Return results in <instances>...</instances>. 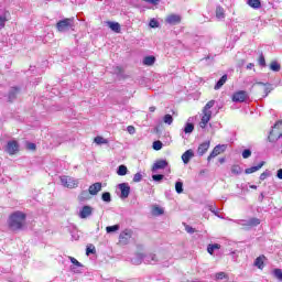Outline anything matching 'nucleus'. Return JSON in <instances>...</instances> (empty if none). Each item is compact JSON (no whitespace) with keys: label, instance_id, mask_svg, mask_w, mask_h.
I'll return each mask as SVG.
<instances>
[{"label":"nucleus","instance_id":"nucleus-48","mask_svg":"<svg viewBox=\"0 0 282 282\" xmlns=\"http://www.w3.org/2000/svg\"><path fill=\"white\" fill-rule=\"evenodd\" d=\"M152 213H153V215H158V216L164 215V209L161 208V207H154V208L152 209Z\"/></svg>","mask_w":282,"mask_h":282},{"label":"nucleus","instance_id":"nucleus-55","mask_svg":"<svg viewBox=\"0 0 282 282\" xmlns=\"http://www.w3.org/2000/svg\"><path fill=\"white\" fill-rule=\"evenodd\" d=\"M185 230H186V232H188V235H193L195 232V228H193L188 225L185 227Z\"/></svg>","mask_w":282,"mask_h":282},{"label":"nucleus","instance_id":"nucleus-45","mask_svg":"<svg viewBox=\"0 0 282 282\" xmlns=\"http://www.w3.org/2000/svg\"><path fill=\"white\" fill-rule=\"evenodd\" d=\"M213 107H215V100L208 101V102L205 105L203 111H210V109H213Z\"/></svg>","mask_w":282,"mask_h":282},{"label":"nucleus","instance_id":"nucleus-3","mask_svg":"<svg viewBox=\"0 0 282 282\" xmlns=\"http://www.w3.org/2000/svg\"><path fill=\"white\" fill-rule=\"evenodd\" d=\"M230 221H234V224H237L238 226H243L246 229L254 228V227L259 226V224H261V220L259 218H250L248 220H246V219H236V220L230 219Z\"/></svg>","mask_w":282,"mask_h":282},{"label":"nucleus","instance_id":"nucleus-9","mask_svg":"<svg viewBox=\"0 0 282 282\" xmlns=\"http://www.w3.org/2000/svg\"><path fill=\"white\" fill-rule=\"evenodd\" d=\"M118 187L121 191V199H127V197H129V195L131 194V186H129V183H120Z\"/></svg>","mask_w":282,"mask_h":282},{"label":"nucleus","instance_id":"nucleus-40","mask_svg":"<svg viewBox=\"0 0 282 282\" xmlns=\"http://www.w3.org/2000/svg\"><path fill=\"white\" fill-rule=\"evenodd\" d=\"M101 199L102 202H106V204H109V202H111V193L109 192L102 193Z\"/></svg>","mask_w":282,"mask_h":282},{"label":"nucleus","instance_id":"nucleus-46","mask_svg":"<svg viewBox=\"0 0 282 282\" xmlns=\"http://www.w3.org/2000/svg\"><path fill=\"white\" fill-rule=\"evenodd\" d=\"M86 254L87 257H89V254H96V247H94L93 245L88 246L86 248Z\"/></svg>","mask_w":282,"mask_h":282},{"label":"nucleus","instance_id":"nucleus-32","mask_svg":"<svg viewBox=\"0 0 282 282\" xmlns=\"http://www.w3.org/2000/svg\"><path fill=\"white\" fill-rule=\"evenodd\" d=\"M129 173V169H127V165H119L117 170V175L124 176Z\"/></svg>","mask_w":282,"mask_h":282},{"label":"nucleus","instance_id":"nucleus-64","mask_svg":"<svg viewBox=\"0 0 282 282\" xmlns=\"http://www.w3.org/2000/svg\"><path fill=\"white\" fill-rule=\"evenodd\" d=\"M250 188H253L254 191H257V185H251Z\"/></svg>","mask_w":282,"mask_h":282},{"label":"nucleus","instance_id":"nucleus-49","mask_svg":"<svg viewBox=\"0 0 282 282\" xmlns=\"http://www.w3.org/2000/svg\"><path fill=\"white\" fill-rule=\"evenodd\" d=\"M270 177V171L265 170L262 174H260L261 182L268 180Z\"/></svg>","mask_w":282,"mask_h":282},{"label":"nucleus","instance_id":"nucleus-50","mask_svg":"<svg viewBox=\"0 0 282 282\" xmlns=\"http://www.w3.org/2000/svg\"><path fill=\"white\" fill-rule=\"evenodd\" d=\"M149 25L150 28H160V22L156 19H151Z\"/></svg>","mask_w":282,"mask_h":282},{"label":"nucleus","instance_id":"nucleus-33","mask_svg":"<svg viewBox=\"0 0 282 282\" xmlns=\"http://www.w3.org/2000/svg\"><path fill=\"white\" fill-rule=\"evenodd\" d=\"M175 191L178 195H182V193H184V183L182 181H177L175 183Z\"/></svg>","mask_w":282,"mask_h":282},{"label":"nucleus","instance_id":"nucleus-8","mask_svg":"<svg viewBox=\"0 0 282 282\" xmlns=\"http://www.w3.org/2000/svg\"><path fill=\"white\" fill-rule=\"evenodd\" d=\"M4 151L9 153V155H15V153H19V143L17 141H9Z\"/></svg>","mask_w":282,"mask_h":282},{"label":"nucleus","instance_id":"nucleus-63","mask_svg":"<svg viewBox=\"0 0 282 282\" xmlns=\"http://www.w3.org/2000/svg\"><path fill=\"white\" fill-rule=\"evenodd\" d=\"M263 197H264V196H263V193H261L260 196H259V200H260V202H263Z\"/></svg>","mask_w":282,"mask_h":282},{"label":"nucleus","instance_id":"nucleus-14","mask_svg":"<svg viewBox=\"0 0 282 282\" xmlns=\"http://www.w3.org/2000/svg\"><path fill=\"white\" fill-rule=\"evenodd\" d=\"M169 166V161L166 160H159L156 161L152 166V172L155 173V171H162Z\"/></svg>","mask_w":282,"mask_h":282},{"label":"nucleus","instance_id":"nucleus-61","mask_svg":"<svg viewBox=\"0 0 282 282\" xmlns=\"http://www.w3.org/2000/svg\"><path fill=\"white\" fill-rule=\"evenodd\" d=\"M264 94H265V96H268L270 94V89L269 88H264Z\"/></svg>","mask_w":282,"mask_h":282},{"label":"nucleus","instance_id":"nucleus-24","mask_svg":"<svg viewBox=\"0 0 282 282\" xmlns=\"http://www.w3.org/2000/svg\"><path fill=\"white\" fill-rule=\"evenodd\" d=\"M216 19H218V21L226 19V11L224 10V7H216Z\"/></svg>","mask_w":282,"mask_h":282},{"label":"nucleus","instance_id":"nucleus-10","mask_svg":"<svg viewBox=\"0 0 282 282\" xmlns=\"http://www.w3.org/2000/svg\"><path fill=\"white\" fill-rule=\"evenodd\" d=\"M93 213H94V208L89 205H85L79 210V218L87 219V217H91Z\"/></svg>","mask_w":282,"mask_h":282},{"label":"nucleus","instance_id":"nucleus-57","mask_svg":"<svg viewBox=\"0 0 282 282\" xmlns=\"http://www.w3.org/2000/svg\"><path fill=\"white\" fill-rule=\"evenodd\" d=\"M145 3H152V6H158L160 3V0H143Z\"/></svg>","mask_w":282,"mask_h":282},{"label":"nucleus","instance_id":"nucleus-54","mask_svg":"<svg viewBox=\"0 0 282 282\" xmlns=\"http://www.w3.org/2000/svg\"><path fill=\"white\" fill-rule=\"evenodd\" d=\"M127 131H128V133H130L131 135H133V133H135V127H133V126H128Z\"/></svg>","mask_w":282,"mask_h":282},{"label":"nucleus","instance_id":"nucleus-60","mask_svg":"<svg viewBox=\"0 0 282 282\" xmlns=\"http://www.w3.org/2000/svg\"><path fill=\"white\" fill-rule=\"evenodd\" d=\"M149 111H150L151 113H153V112L155 111V106H151V107L149 108Z\"/></svg>","mask_w":282,"mask_h":282},{"label":"nucleus","instance_id":"nucleus-31","mask_svg":"<svg viewBox=\"0 0 282 282\" xmlns=\"http://www.w3.org/2000/svg\"><path fill=\"white\" fill-rule=\"evenodd\" d=\"M247 3L250 8H253V10L261 8V0H248Z\"/></svg>","mask_w":282,"mask_h":282},{"label":"nucleus","instance_id":"nucleus-56","mask_svg":"<svg viewBox=\"0 0 282 282\" xmlns=\"http://www.w3.org/2000/svg\"><path fill=\"white\" fill-rule=\"evenodd\" d=\"M26 149H29V151H34L36 149V144L35 143H29V144H26Z\"/></svg>","mask_w":282,"mask_h":282},{"label":"nucleus","instance_id":"nucleus-42","mask_svg":"<svg viewBox=\"0 0 282 282\" xmlns=\"http://www.w3.org/2000/svg\"><path fill=\"white\" fill-rule=\"evenodd\" d=\"M163 145L164 144L162 143V141H154L152 148L154 149V151H162Z\"/></svg>","mask_w":282,"mask_h":282},{"label":"nucleus","instance_id":"nucleus-58","mask_svg":"<svg viewBox=\"0 0 282 282\" xmlns=\"http://www.w3.org/2000/svg\"><path fill=\"white\" fill-rule=\"evenodd\" d=\"M276 177L278 180H282V169L278 170Z\"/></svg>","mask_w":282,"mask_h":282},{"label":"nucleus","instance_id":"nucleus-18","mask_svg":"<svg viewBox=\"0 0 282 282\" xmlns=\"http://www.w3.org/2000/svg\"><path fill=\"white\" fill-rule=\"evenodd\" d=\"M102 191V183H94L89 186L88 193L90 195H98Z\"/></svg>","mask_w":282,"mask_h":282},{"label":"nucleus","instance_id":"nucleus-47","mask_svg":"<svg viewBox=\"0 0 282 282\" xmlns=\"http://www.w3.org/2000/svg\"><path fill=\"white\" fill-rule=\"evenodd\" d=\"M152 180H153V182H162L164 180V175L163 174H153Z\"/></svg>","mask_w":282,"mask_h":282},{"label":"nucleus","instance_id":"nucleus-26","mask_svg":"<svg viewBox=\"0 0 282 282\" xmlns=\"http://www.w3.org/2000/svg\"><path fill=\"white\" fill-rule=\"evenodd\" d=\"M143 65L151 67V65H155V56L149 55L143 58Z\"/></svg>","mask_w":282,"mask_h":282},{"label":"nucleus","instance_id":"nucleus-4","mask_svg":"<svg viewBox=\"0 0 282 282\" xmlns=\"http://www.w3.org/2000/svg\"><path fill=\"white\" fill-rule=\"evenodd\" d=\"M61 184L65 188H77L78 187V181L74 177L69 176H61Z\"/></svg>","mask_w":282,"mask_h":282},{"label":"nucleus","instance_id":"nucleus-41","mask_svg":"<svg viewBox=\"0 0 282 282\" xmlns=\"http://www.w3.org/2000/svg\"><path fill=\"white\" fill-rule=\"evenodd\" d=\"M258 65H260V67H267V65H268L265 63V56L263 55V53H261L258 58Z\"/></svg>","mask_w":282,"mask_h":282},{"label":"nucleus","instance_id":"nucleus-20","mask_svg":"<svg viewBox=\"0 0 282 282\" xmlns=\"http://www.w3.org/2000/svg\"><path fill=\"white\" fill-rule=\"evenodd\" d=\"M273 133V135H276L278 138H282V120L278 121L271 129V131Z\"/></svg>","mask_w":282,"mask_h":282},{"label":"nucleus","instance_id":"nucleus-17","mask_svg":"<svg viewBox=\"0 0 282 282\" xmlns=\"http://www.w3.org/2000/svg\"><path fill=\"white\" fill-rule=\"evenodd\" d=\"M195 158V152L189 149L182 154L183 164H188Z\"/></svg>","mask_w":282,"mask_h":282},{"label":"nucleus","instance_id":"nucleus-37","mask_svg":"<svg viewBox=\"0 0 282 282\" xmlns=\"http://www.w3.org/2000/svg\"><path fill=\"white\" fill-rule=\"evenodd\" d=\"M207 209L210 210V213H214L216 215V217H219V208H217V206L215 204H208L207 205Z\"/></svg>","mask_w":282,"mask_h":282},{"label":"nucleus","instance_id":"nucleus-62","mask_svg":"<svg viewBox=\"0 0 282 282\" xmlns=\"http://www.w3.org/2000/svg\"><path fill=\"white\" fill-rule=\"evenodd\" d=\"M224 162H226V159H225V158H220V159H219V163H220V164H224Z\"/></svg>","mask_w":282,"mask_h":282},{"label":"nucleus","instance_id":"nucleus-52","mask_svg":"<svg viewBox=\"0 0 282 282\" xmlns=\"http://www.w3.org/2000/svg\"><path fill=\"white\" fill-rule=\"evenodd\" d=\"M133 182H142V173L138 172L137 174H134Z\"/></svg>","mask_w":282,"mask_h":282},{"label":"nucleus","instance_id":"nucleus-30","mask_svg":"<svg viewBox=\"0 0 282 282\" xmlns=\"http://www.w3.org/2000/svg\"><path fill=\"white\" fill-rule=\"evenodd\" d=\"M6 23H8V12L0 13V30L6 28Z\"/></svg>","mask_w":282,"mask_h":282},{"label":"nucleus","instance_id":"nucleus-15","mask_svg":"<svg viewBox=\"0 0 282 282\" xmlns=\"http://www.w3.org/2000/svg\"><path fill=\"white\" fill-rule=\"evenodd\" d=\"M143 257V263L145 264L155 265L158 263V256L154 253H147Z\"/></svg>","mask_w":282,"mask_h":282},{"label":"nucleus","instance_id":"nucleus-39","mask_svg":"<svg viewBox=\"0 0 282 282\" xmlns=\"http://www.w3.org/2000/svg\"><path fill=\"white\" fill-rule=\"evenodd\" d=\"M272 274L278 281H282V270L281 269H274L272 271Z\"/></svg>","mask_w":282,"mask_h":282},{"label":"nucleus","instance_id":"nucleus-16","mask_svg":"<svg viewBox=\"0 0 282 282\" xmlns=\"http://www.w3.org/2000/svg\"><path fill=\"white\" fill-rule=\"evenodd\" d=\"M21 94V88L19 87H11L8 94L9 102H14L17 100V95Z\"/></svg>","mask_w":282,"mask_h":282},{"label":"nucleus","instance_id":"nucleus-36","mask_svg":"<svg viewBox=\"0 0 282 282\" xmlns=\"http://www.w3.org/2000/svg\"><path fill=\"white\" fill-rule=\"evenodd\" d=\"M94 142L95 144H109V140L100 137V135H97L95 139H94Z\"/></svg>","mask_w":282,"mask_h":282},{"label":"nucleus","instance_id":"nucleus-35","mask_svg":"<svg viewBox=\"0 0 282 282\" xmlns=\"http://www.w3.org/2000/svg\"><path fill=\"white\" fill-rule=\"evenodd\" d=\"M118 230H120V225H113V226L106 227V232L108 235H111V232H118Z\"/></svg>","mask_w":282,"mask_h":282},{"label":"nucleus","instance_id":"nucleus-12","mask_svg":"<svg viewBox=\"0 0 282 282\" xmlns=\"http://www.w3.org/2000/svg\"><path fill=\"white\" fill-rule=\"evenodd\" d=\"M212 116H213L212 111H204L203 110V117H202L200 123H199V127L202 129H206V124H208V122H210Z\"/></svg>","mask_w":282,"mask_h":282},{"label":"nucleus","instance_id":"nucleus-5","mask_svg":"<svg viewBox=\"0 0 282 282\" xmlns=\"http://www.w3.org/2000/svg\"><path fill=\"white\" fill-rule=\"evenodd\" d=\"M250 98V95L246 90H239L234 93L231 100L232 102H246Z\"/></svg>","mask_w":282,"mask_h":282},{"label":"nucleus","instance_id":"nucleus-22","mask_svg":"<svg viewBox=\"0 0 282 282\" xmlns=\"http://www.w3.org/2000/svg\"><path fill=\"white\" fill-rule=\"evenodd\" d=\"M144 262V254L135 253L133 258H131V263L133 265H140V263Z\"/></svg>","mask_w":282,"mask_h":282},{"label":"nucleus","instance_id":"nucleus-11","mask_svg":"<svg viewBox=\"0 0 282 282\" xmlns=\"http://www.w3.org/2000/svg\"><path fill=\"white\" fill-rule=\"evenodd\" d=\"M209 149H210V141H205L200 143L197 148V155H199V158L206 155Z\"/></svg>","mask_w":282,"mask_h":282},{"label":"nucleus","instance_id":"nucleus-13","mask_svg":"<svg viewBox=\"0 0 282 282\" xmlns=\"http://www.w3.org/2000/svg\"><path fill=\"white\" fill-rule=\"evenodd\" d=\"M165 23H169V25H178V23H182V18L178 14H170L165 19Z\"/></svg>","mask_w":282,"mask_h":282},{"label":"nucleus","instance_id":"nucleus-6","mask_svg":"<svg viewBox=\"0 0 282 282\" xmlns=\"http://www.w3.org/2000/svg\"><path fill=\"white\" fill-rule=\"evenodd\" d=\"M224 151H226V144L216 145L210 154L207 156V162L210 163V160H214V158H217V155H221Z\"/></svg>","mask_w":282,"mask_h":282},{"label":"nucleus","instance_id":"nucleus-7","mask_svg":"<svg viewBox=\"0 0 282 282\" xmlns=\"http://www.w3.org/2000/svg\"><path fill=\"white\" fill-rule=\"evenodd\" d=\"M131 237H133V231L126 229L120 234L119 241L122 246H127L131 241Z\"/></svg>","mask_w":282,"mask_h":282},{"label":"nucleus","instance_id":"nucleus-38","mask_svg":"<svg viewBox=\"0 0 282 282\" xmlns=\"http://www.w3.org/2000/svg\"><path fill=\"white\" fill-rule=\"evenodd\" d=\"M231 173L232 175H241V173H243V170L239 165H232Z\"/></svg>","mask_w":282,"mask_h":282},{"label":"nucleus","instance_id":"nucleus-53","mask_svg":"<svg viewBox=\"0 0 282 282\" xmlns=\"http://www.w3.org/2000/svg\"><path fill=\"white\" fill-rule=\"evenodd\" d=\"M70 263H73V265H76L77 268H83V264L77 261L76 258L70 257Z\"/></svg>","mask_w":282,"mask_h":282},{"label":"nucleus","instance_id":"nucleus-29","mask_svg":"<svg viewBox=\"0 0 282 282\" xmlns=\"http://www.w3.org/2000/svg\"><path fill=\"white\" fill-rule=\"evenodd\" d=\"M263 259H265V256H259L254 260L253 265H256V268H258L259 270H263Z\"/></svg>","mask_w":282,"mask_h":282},{"label":"nucleus","instance_id":"nucleus-59","mask_svg":"<svg viewBox=\"0 0 282 282\" xmlns=\"http://www.w3.org/2000/svg\"><path fill=\"white\" fill-rule=\"evenodd\" d=\"M247 69H254V63H249L247 65Z\"/></svg>","mask_w":282,"mask_h":282},{"label":"nucleus","instance_id":"nucleus-1","mask_svg":"<svg viewBox=\"0 0 282 282\" xmlns=\"http://www.w3.org/2000/svg\"><path fill=\"white\" fill-rule=\"evenodd\" d=\"M25 224V214L23 212H15L9 218V227L11 230H21Z\"/></svg>","mask_w":282,"mask_h":282},{"label":"nucleus","instance_id":"nucleus-21","mask_svg":"<svg viewBox=\"0 0 282 282\" xmlns=\"http://www.w3.org/2000/svg\"><path fill=\"white\" fill-rule=\"evenodd\" d=\"M264 165H265V162L261 161L258 165L246 169L245 173L246 175H252V173H257V171H260V169H263Z\"/></svg>","mask_w":282,"mask_h":282},{"label":"nucleus","instance_id":"nucleus-25","mask_svg":"<svg viewBox=\"0 0 282 282\" xmlns=\"http://www.w3.org/2000/svg\"><path fill=\"white\" fill-rule=\"evenodd\" d=\"M193 131H195V124L191 122V119L185 123V127L183 128V133L191 134Z\"/></svg>","mask_w":282,"mask_h":282},{"label":"nucleus","instance_id":"nucleus-43","mask_svg":"<svg viewBox=\"0 0 282 282\" xmlns=\"http://www.w3.org/2000/svg\"><path fill=\"white\" fill-rule=\"evenodd\" d=\"M163 122H164L165 124H173V116H171V115H165V116L163 117Z\"/></svg>","mask_w":282,"mask_h":282},{"label":"nucleus","instance_id":"nucleus-28","mask_svg":"<svg viewBox=\"0 0 282 282\" xmlns=\"http://www.w3.org/2000/svg\"><path fill=\"white\" fill-rule=\"evenodd\" d=\"M108 23V28H110V30H112V32H116L117 34H120V23L118 22H107Z\"/></svg>","mask_w":282,"mask_h":282},{"label":"nucleus","instance_id":"nucleus-2","mask_svg":"<svg viewBox=\"0 0 282 282\" xmlns=\"http://www.w3.org/2000/svg\"><path fill=\"white\" fill-rule=\"evenodd\" d=\"M75 19L74 18H65L59 20L56 23L57 32H69V30H74L75 28Z\"/></svg>","mask_w":282,"mask_h":282},{"label":"nucleus","instance_id":"nucleus-27","mask_svg":"<svg viewBox=\"0 0 282 282\" xmlns=\"http://www.w3.org/2000/svg\"><path fill=\"white\" fill-rule=\"evenodd\" d=\"M220 249H221V245L219 243H212L207 246L208 254H215V250H220Z\"/></svg>","mask_w":282,"mask_h":282},{"label":"nucleus","instance_id":"nucleus-23","mask_svg":"<svg viewBox=\"0 0 282 282\" xmlns=\"http://www.w3.org/2000/svg\"><path fill=\"white\" fill-rule=\"evenodd\" d=\"M228 80V75H223L218 82L216 83L214 89L217 91L218 89H221L224 85H226V82Z\"/></svg>","mask_w":282,"mask_h":282},{"label":"nucleus","instance_id":"nucleus-34","mask_svg":"<svg viewBox=\"0 0 282 282\" xmlns=\"http://www.w3.org/2000/svg\"><path fill=\"white\" fill-rule=\"evenodd\" d=\"M269 67L271 72H281V64H279L276 61L271 62Z\"/></svg>","mask_w":282,"mask_h":282},{"label":"nucleus","instance_id":"nucleus-51","mask_svg":"<svg viewBox=\"0 0 282 282\" xmlns=\"http://www.w3.org/2000/svg\"><path fill=\"white\" fill-rule=\"evenodd\" d=\"M216 279L217 281H224V279H227V275L224 272H218L216 273Z\"/></svg>","mask_w":282,"mask_h":282},{"label":"nucleus","instance_id":"nucleus-19","mask_svg":"<svg viewBox=\"0 0 282 282\" xmlns=\"http://www.w3.org/2000/svg\"><path fill=\"white\" fill-rule=\"evenodd\" d=\"M267 140L270 144V145H268V149H274V147L276 145V142H279V140H281V139L278 135H275L274 133L269 132Z\"/></svg>","mask_w":282,"mask_h":282},{"label":"nucleus","instance_id":"nucleus-44","mask_svg":"<svg viewBox=\"0 0 282 282\" xmlns=\"http://www.w3.org/2000/svg\"><path fill=\"white\" fill-rule=\"evenodd\" d=\"M252 155V150L251 149H245L242 151V158L243 160H248V158H250Z\"/></svg>","mask_w":282,"mask_h":282}]
</instances>
